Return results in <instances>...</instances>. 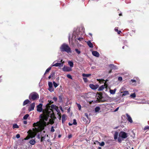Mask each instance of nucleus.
I'll return each mask as SVG.
<instances>
[{
    "label": "nucleus",
    "mask_w": 149,
    "mask_h": 149,
    "mask_svg": "<svg viewBox=\"0 0 149 149\" xmlns=\"http://www.w3.org/2000/svg\"><path fill=\"white\" fill-rule=\"evenodd\" d=\"M75 51L78 54H79L81 53V52L77 49H76Z\"/></svg>",
    "instance_id": "33"
},
{
    "label": "nucleus",
    "mask_w": 149,
    "mask_h": 149,
    "mask_svg": "<svg viewBox=\"0 0 149 149\" xmlns=\"http://www.w3.org/2000/svg\"><path fill=\"white\" fill-rule=\"evenodd\" d=\"M53 84L54 86L56 88L58 86V85L57 84H56L55 81H54L53 82Z\"/></svg>",
    "instance_id": "30"
},
{
    "label": "nucleus",
    "mask_w": 149,
    "mask_h": 149,
    "mask_svg": "<svg viewBox=\"0 0 149 149\" xmlns=\"http://www.w3.org/2000/svg\"><path fill=\"white\" fill-rule=\"evenodd\" d=\"M100 110V108L99 107H97L95 108V112H98Z\"/></svg>",
    "instance_id": "21"
},
{
    "label": "nucleus",
    "mask_w": 149,
    "mask_h": 149,
    "mask_svg": "<svg viewBox=\"0 0 149 149\" xmlns=\"http://www.w3.org/2000/svg\"><path fill=\"white\" fill-rule=\"evenodd\" d=\"M112 70L111 69V70H110L109 71V73H111V72Z\"/></svg>",
    "instance_id": "55"
},
{
    "label": "nucleus",
    "mask_w": 149,
    "mask_h": 149,
    "mask_svg": "<svg viewBox=\"0 0 149 149\" xmlns=\"http://www.w3.org/2000/svg\"><path fill=\"white\" fill-rule=\"evenodd\" d=\"M73 124L74 125H76L77 124V122H76V120L75 119L73 120Z\"/></svg>",
    "instance_id": "37"
},
{
    "label": "nucleus",
    "mask_w": 149,
    "mask_h": 149,
    "mask_svg": "<svg viewBox=\"0 0 149 149\" xmlns=\"http://www.w3.org/2000/svg\"><path fill=\"white\" fill-rule=\"evenodd\" d=\"M58 136L59 137H60L61 136V135H59Z\"/></svg>",
    "instance_id": "58"
},
{
    "label": "nucleus",
    "mask_w": 149,
    "mask_h": 149,
    "mask_svg": "<svg viewBox=\"0 0 149 149\" xmlns=\"http://www.w3.org/2000/svg\"><path fill=\"white\" fill-rule=\"evenodd\" d=\"M62 60H61V63H56L52 65V66H59L60 67H61L63 65V62H62Z\"/></svg>",
    "instance_id": "7"
},
{
    "label": "nucleus",
    "mask_w": 149,
    "mask_h": 149,
    "mask_svg": "<svg viewBox=\"0 0 149 149\" xmlns=\"http://www.w3.org/2000/svg\"><path fill=\"white\" fill-rule=\"evenodd\" d=\"M119 15L120 16H121V15H122V14L121 13H120L119 14Z\"/></svg>",
    "instance_id": "61"
},
{
    "label": "nucleus",
    "mask_w": 149,
    "mask_h": 149,
    "mask_svg": "<svg viewBox=\"0 0 149 149\" xmlns=\"http://www.w3.org/2000/svg\"><path fill=\"white\" fill-rule=\"evenodd\" d=\"M71 137V135H69V138H70V137Z\"/></svg>",
    "instance_id": "57"
},
{
    "label": "nucleus",
    "mask_w": 149,
    "mask_h": 149,
    "mask_svg": "<svg viewBox=\"0 0 149 149\" xmlns=\"http://www.w3.org/2000/svg\"><path fill=\"white\" fill-rule=\"evenodd\" d=\"M75 34V33L74 32L73 33V35H72V36H70V35L69 37V42H70V40H73L74 38H76V36H74V34Z\"/></svg>",
    "instance_id": "16"
},
{
    "label": "nucleus",
    "mask_w": 149,
    "mask_h": 149,
    "mask_svg": "<svg viewBox=\"0 0 149 149\" xmlns=\"http://www.w3.org/2000/svg\"><path fill=\"white\" fill-rule=\"evenodd\" d=\"M85 116H86V117L87 118H88V114L87 113H85Z\"/></svg>",
    "instance_id": "51"
},
{
    "label": "nucleus",
    "mask_w": 149,
    "mask_h": 149,
    "mask_svg": "<svg viewBox=\"0 0 149 149\" xmlns=\"http://www.w3.org/2000/svg\"><path fill=\"white\" fill-rule=\"evenodd\" d=\"M149 130V126H146L144 128V130Z\"/></svg>",
    "instance_id": "36"
},
{
    "label": "nucleus",
    "mask_w": 149,
    "mask_h": 149,
    "mask_svg": "<svg viewBox=\"0 0 149 149\" xmlns=\"http://www.w3.org/2000/svg\"><path fill=\"white\" fill-rule=\"evenodd\" d=\"M92 54L94 56L96 57H98L99 56L100 54L99 53L96 51H93L92 52Z\"/></svg>",
    "instance_id": "11"
},
{
    "label": "nucleus",
    "mask_w": 149,
    "mask_h": 149,
    "mask_svg": "<svg viewBox=\"0 0 149 149\" xmlns=\"http://www.w3.org/2000/svg\"><path fill=\"white\" fill-rule=\"evenodd\" d=\"M119 107H118L115 110L113 111L114 112H116V111H118L119 109Z\"/></svg>",
    "instance_id": "46"
},
{
    "label": "nucleus",
    "mask_w": 149,
    "mask_h": 149,
    "mask_svg": "<svg viewBox=\"0 0 149 149\" xmlns=\"http://www.w3.org/2000/svg\"><path fill=\"white\" fill-rule=\"evenodd\" d=\"M118 79L119 81H121L122 80V78L121 77H118Z\"/></svg>",
    "instance_id": "44"
},
{
    "label": "nucleus",
    "mask_w": 149,
    "mask_h": 149,
    "mask_svg": "<svg viewBox=\"0 0 149 149\" xmlns=\"http://www.w3.org/2000/svg\"><path fill=\"white\" fill-rule=\"evenodd\" d=\"M105 144L104 143V142H102L100 144V145L101 146H103Z\"/></svg>",
    "instance_id": "41"
},
{
    "label": "nucleus",
    "mask_w": 149,
    "mask_h": 149,
    "mask_svg": "<svg viewBox=\"0 0 149 149\" xmlns=\"http://www.w3.org/2000/svg\"><path fill=\"white\" fill-rule=\"evenodd\" d=\"M68 64L71 67L70 68H71L73 67V63L72 62L70 61H68Z\"/></svg>",
    "instance_id": "22"
},
{
    "label": "nucleus",
    "mask_w": 149,
    "mask_h": 149,
    "mask_svg": "<svg viewBox=\"0 0 149 149\" xmlns=\"http://www.w3.org/2000/svg\"><path fill=\"white\" fill-rule=\"evenodd\" d=\"M48 90L50 92H52L54 91V89L52 87H49L48 89Z\"/></svg>",
    "instance_id": "31"
},
{
    "label": "nucleus",
    "mask_w": 149,
    "mask_h": 149,
    "mask_svg": "<svg viewBox=\"0 0 149 149\" xmlns=\"http://www.w3.org/2000/svg\"><path fill=\"white\" fill-rule=\"evenodd\" d=\"M83 80H84V81L85 82H87L88 79H87V78H85V77H83Z\"/></svg>",
    "instance_id": "40"
},
{
    "label": "nucleus",
    "mask_w": 149,
    "mask_h": 149,
    "mask_svg": "<svg viewBox=\"0 0 149 149\" xmlns=\"http://www.w3.org/2000/svg\"><path fill=\"white\" fill-rule=\"evenodd\" d=\"M118 141L119 142H121V140L120 138V137L119 136V137L118 138Z\"/></svg>",
    "instance_id": "49"
},
{
    "label": "nucleus",
    "mask_w": 149,
    "mask_h": 149,
    "mask_svg": "<svg viewBox=\"0 0 149 149\" xmlns=\"http://www.w3.org/2000/svg\"><path fill=\"white\" fill-rule=\"evenodd\" d=\"M39 97V96L38 94L35 92H33L31 93L29 96V99L32 100H35L38 99Z\"/></svg>",
    "instance_id": "3"
},
{
    "label": "nucleus",
    "mask_w": 149,
    "mask_h": 149,
    "mask_svg": "<svg viewBox=\"0 0 149 149\" xmlns=\"http://www.w3.org/2000/svg\"><path fill=\"white\" fill-rule=\"evenodd\" d=\"M29 102H30V101L28 100H26L24 102L23 105L24 106L29 103Z\"/></svg>",
    "instance_id": "20"
},
{
    "label": "nucleus",
    "mask_w": 149,
    "mask_h": 149,
    "mask_svg": "<svg viewBox=\"0 0 149 149\" xmlns=\"http://www.w3.org/2000/svg\"><path fill=\"white\" fill-rule=\"evenodd\" d=\"M13 129L15 128H19V126L17 125V124H15L13 125Z\"/></svg>",
    "instance_id": "26"
},
{
    "label": "nucleus",
    "mask_w": 149,
    "mask_h": 149,
    "mask_svg": "<svg viewBox=\"0 0 149 149\" xmlns=\"http://www.w3.org/2000/svg\"><path fill=\"white\" fill-rule=\"evenodd\" d=\"M20 137V135L19 134H17L16 135V137L17 138V139H18Z\"/></svg>",
    "instance_id": "45"
},
{
    "label": "nucleus",
    "mask_w": 149,
    "mask_h": 149,
    "mask_svg": "<svg viewBox=\"0 0 149 149\" xmlns=\"http://www.w3.org/2000/svg\"><path fill=\"white\" fill-rule=\"evenodd\" d=\"M77 39L78 40H79L80 41H81L84 39L82 37L77 38Z\"/></svg>",
    "instance_id": "34"
},
{
    "label": "nucleus",
    "mask_w": 149,
    "mask_h": 149,
    "mask_svg": "<svg viewBox=\"0 0 149 149\" xmlns=\"http://www.w3.org/2000/svg\"><path fill=\"white\" fill-rule=\"evenodd\" d=\"M116 91V88H115L114 90L110 89L109 91L111 94H115Z\"/></svg>",
    "instance_id": "18"
},
{
    "label": "nucleus",
    "mask_w": 149,
    "mask_h": 149,
    "mask_svg": "<svg viewBox=\"0 0 149 149\" xmlns=\"http://www.w3.org/2000/svg\"><path fill=\"white\" fill-rule=\"evenodd\" d=\"M121 93H123L122 96H125L127 95H128L129 94V92L128 91H124L121 92Z\"/></svg>",
    "instance_id": "17"
},
{
    "label": "nucleus",
    "mask_w": 149,
    "mask_h": 149,
    "mask_svg": "<svg viewBox=\"0 0 149 149\" xmlns=\"http://www.w3.org/2000/svg\"><path fill=\"white\" fill-rule=\"evenodd\" d=\"M60 109L61 110H62V108L61 107L60 108Z\"/></svg>",
    "instance_id": "59"
},
{
    "label": "nucleus",
    "mask_w": 149,
    "mask_h": 149,
    "mask_svg": "<svg viewBox=\"0 0 149 149\" xmlns=\"http://www.w3.org/2000/svg\"><path fill=\"white\" fill-rule=\"evenodd\" d=\"M53 100L55 101H56L57 100V98L56 97H54Z\"/></svg>",
    "instance_id": "48"
},
{
    "label": "nucleus",
    "mask_w": 149,
    "mask_h": 149,
    "mask_svg": "<svg viewBox=\"0 0 149 149\" xmlns=\"http://www.w3.org/2000/svg\"><path fill=\"white\" fill-rule=\"evenodd\" d=\"M98 149H101V148H100V147H99L98 148Z\"/></svg>",
    "instance_id": "62"
},
{
    "label": "nucleus",
    "mask_w": 149,
    "mask_h": 149,
    "mask_svg": "<svg viewBox=\"0 0 149 149\" xmlns=\"http://www.w3.org/2000/svg\"><path fill=\"white\" fill-rule=\"evenodd\" d=\"M60 49L62 52H65L68 53L71 52L70 48L69 46L65 43L63 44L60 47Z\"/></svg>",
    "instance_id": "2"
},
{
    "label": "nucleus",
    "mask_w": 149,
    "mask_h": 149,
    "mask_svg": "<svg viewBox=\"0 0 149 149\" xmlns=\"http://www.w3.org/2000/svg\"><path fill=\"white\" fill-rule=\"evenodd\" d=\"M124 46H123L122 47V48L124 49Z\"/></svg>",
    "instance_id": "63"
},
{
    "label": "nucleus",
    "mask_w": 149,
    "mask_h": 149,
    "mask_svg": "<svg viewBox=\"0 0 149 149\" xmlns=\"http://www.w3.org/2000/svg\"><path fill=\"white\" fill-rule=\"evenodd\" d=\"M54 73H52L48 77V78L50 79L51 78V77H52L54 75Z\"/></svg>",
    "instance_id": "39"
},
{
    "label": "nucleus",
    "mask_w": 149,
    "mask_h": 149,
    "mask_svg": "<svg viewBox=\"0 0 149 149\" xmlns=\"http://www.w3.org/2000/svg\"><path fill=\"white\" fill-rule=\"evenodd\" d=\"M126 116L127 118V120L130 123H132L133 122V121L130 116L127 113L126 114Z\"/></svg>",
    "instance_id": "13"
},
{
    "label": "nucleus",
    "mask_w": 149,
    "mask_h": 149,
    "mask_svg": "<svg viewBox=\"0 0 149 149\" xmlns=\"http://www.w3.org/2000/svg\"><path fill=\"white\" fill-rule=\"evenodd\" d=\"M38 139H40V135L39 134H38L37 136Z\"/></svg>",
    "instance_id": "52"
},
{
    "label": "nucleus",
    "mask_w": 149,
    "mask_h": 149,
    "mask_svg": "<svg viewBox=\"0 0 149 149\" xmlns=\"http://www.w3.org/2000/svg\"><path fill=\"white\" fill-rule=\"evenodd\" d=\"M66 115L63 114L62 116V122L63 123L66 120Z\"/></svg>",
    "instance_id": "19"
},
{
    "label": "nucleus",
    "mask_w": 149,
    "mask_h": 149,
    "mask_svg": "<svg viewBox=\"0 0 149 149\" xmlns=\"http://www.w3.org/2000/svg\"><path fill=\"white\" fill-rule=\"evenodd\" d=\"M29 116V115L28 114H26L23 117V119L24 120H26V119Z\"/></svg>",
    "instance_id": "29"
},
{
    "label": "nucleus",
    "mask_w": 149,
    "mask_h": 149,
    "mask_svg": "<svg viewBox=\"0 0 149 149\" xmlns=\"http://www.w3.org/2000/svg\"><path fill=\"white\" fill-rule=\"evenodd\" d=\"M50 102L51 103H52L53 102H51V101L50 102Z\"/></svg>",
    "instance_id": "64"
},
{
    "label": "nucleus",
    "mask_w": 149,
    "mask_h": 149,
    "mask_svg": "<svg viewBox=\"0 0 149 149\" xmlns=\"http://www.w3.org/2000/svg\"><path fill=\"white\" fill-rule=\"evenodd\" d=\"M91 75V74H83L82 76L83 77H88L89 76Z\"/></svg>",
    "instance_id": "25"
},
{
    "label": "nucleus",
    "mask_w": 149,
    "mask_h": 149,
    "mask_svg": "<svg viewBox=\"0 0 149 149\" xmlns=\"http://www.w3.org/2000/svg\"><path fill=\"white\" fill-rule=\"evenodd\" d=\"M67 76L68 78H69V79H72L71 76L70 74H67Z\"/></svg>",
    "instance_id": "38"
},
{
    "label": "nucleus",
    "mask_w": 149,
    "mask_h": 149,
    "mask_svg": "<svg viewBox=\"0 0 149 149\" xmlns=\"http://www.w3.org/2000/svg\"><path fill=\"white\" fill-rule=\"evenodd\" d=\"M48 84L49 87H52V84L51 82H49L48 83Z\"/></svg>",
    "instance_id": "32"
},
{
    "label": "nucleus",
    "mask_w": 149,
    "mask_h": 149,
    "mask_svg": "<svg viewBox=\"0 0 149 149\" xmlns=\"http://www.w3.org/2000/svg\"><path fill=\"white\" fill-rule=\"evenodd\" d=\"M48 135H45L44 136L41 137V141L43 142L44 141H45V139L47 137H48Z\"/></svg>",
    "instance_id": "15"
},
{
    "label": "nucleus",
    "mask_w": 149,
    "mask_h": 149,
    "mask_svg": "<svg viewBox=\"0 0 149 149\" xmlns=\"http://www.w3.org/2000/svg\"><path fill=\"white\" fill-rule=\"evenodd\" d=\"M73 124V123H68V125H69V126H71V125H72Z\"/></svg>",
    "instance_id": "54"
},
{
    "label": "nucleus",
    "mask_w": 149,
    "mask_h": 149,
    "mask_svg": "<svg viewBox=\"0 0 149 149\" xmlns=\"http://www.w3.org/2000/svg\"><path fill=\"white\" fill-rule=\"evenodd\" d=\"M121 32V31H117V33H118V34H120Z\"/></svg>",
    "instance_id": "53"
},
{
    "label": "nucleus",
    "mask_w": 149,
    "mask_h": 149,
    "mask_svg": "<svg viewBox=\"0 0 149 149\" xmlns=\"http://www.w3.org/2000/svg\"><path fill=\"white\" fill-rule=\"evenodd\" d=\"M29 143L32 145H34L35 143V141L33 139H31Z\"/></svg>",
    "instance_id": "24"
},
{
    "label": "nucleus",
    "mask_w": 149,
    "mask_h": 149,
    "mask_svg": "<svg viewBox=\"0 0 149 149\" xmlns=\"http://www.w3.org/2000/svg\"><path fill=\"white\" fill-rule=\"evenodd\" d=\"M114 29L117 32L118 31V28L117 27H115Z\"/></svg>",
    "instance_id": "47"
},
{
    "label": "nucleus",
    "mask_w": 149,
    "mask_h": 149,
    "mask_svg": "<svg viewBox=\"0 0 149 149\" xmlns=\"http://www.w3.org/2000/svg\"><path fill=\"white\" fill-rule=\"evenodd\" d=\"M51 67H49L46 70L45 72V73L44 74V75L47 73L49 72V71L51 69Z\"/></svg>",
    "instance_id": "28"
},
{
    "label": "nucleus",
    "mask_w": 149,
    "mask_h": 149,
    "mask_svg": "<svg viewBox=\"0 0 149 149\" xmlns=\"http://www.w3.org/2000/svg\"><path fill=\"white\" fill-rule=\"evenodd\" d=\"M86 43L89 47L90 48L93 47V44L90 41H87Z\"/></svg>",
    "instance_id": "14"
},
{
    "label": "nucleus",
    "mask_w": 149,
    "mask_h": 149,
    "mask_svg": "<svg viewBox=\"0 0 149 149\" xmlns=\"http://www.w3.org/2000/svg\"><path fill=\"white\" fill-rule=\"evenodd\" d=\"M35 106V103L33 102L30 104L28 110L30 111L34 110Z\"/></svg>",
    "instance_id": "9"
},
{
    "label": "nucleus",
    "mask_w": 149,
    "mask_h": 149,
    "mask_svg": "<svg viewBox=\"0 0 149 149\" xmlns=\"http://www.w3.org/2000/svg\"><path fill=\"white\" fill-rule=\"evenodd\" d=\"M109 67L111 70H116L118 69L117 67L113 64H110L109 65Z\"/></svg>",
    "instance_id": "12"
},
{
    "label": "nucleus",
    "mask_w": 149,
    "mask_h": 149,
    "mask_svg": "<svg viewBox=\"0 0 149 149\" xmlns=\"http://www.w3.org/2000/svg\"><path fill=\"white\" fill-rule=\"evenodd\" d=\"M47 141L48 142H49L50 141V140L49 139H48L47 140Z\"/></svg>",
    "instance_id": "56"
},
{
    "label": "nucleus",
    "mask_w": 149,
    "mask_h": 149,
    "mask_svg": "<svg viewBox=\"0 0 149 149\" xmlns=\"http://www.w3.org/2000/svg\"><path fill=\"white\" fill-rule=\"evenodd\" d=\"M77 107H78L79 110H80L81 109V105L79 104L78 103H77Z\"/></svg>",
    "instance_id": "35"
},
{
    "label": "nucleus",
    "mask_w": 149,
    "mask_h": 149,
    "mask_svg": "<svg viewBox=\"0 0 149 149\" xmlns=\"http://www.w3.org/2000/svg\"><path fill=\"white\" fill-rule=\"evenodd\" d=\"M54 131H55V130H54V129L53 127H52L51 128V131L52 132H53Z\"/></svg>",
    "instance_id": "43"
},
{
    "label": "nucleus",
    "mask_w": 149,
    "mask_h": 149,
    "mask_svg": "<svg viewBox=\"0 0 149 149\" xmlns=\"http://www.w3.org/2000/svg\"><path fill=\"white\" fill-rule=\"evenodd\" d=\"M49 116V114L48 113L41 114L40 116V121L33 124L34 128H33V129L35 132V135H36L37 132L44 129L47 124L45 121H47Z\"/></svg>",
    "instance_id": "1"
},
{
    "label": "nucleus",
    "mask_w": 149,
    "mask_h": 149,
    "mask_svg": "<svg viewBox=\"0 0 149 149\" xmlns=\"http://www.w3.org/2000/svg\"><path fill=\"white\" fill-rule=\"evenodd\" d=\"M118 135V132H116L114 134V138L115 139H117Z\"/></svg>",
    "instance_id": "23"
},
{
    "label": "nucleus",
    "mask_w": 149,
    "mask_h": 149,
    "mask_svg": "<svg viewBox=\"0 0 149 149\" xmlns=\"http://www.w3.org/2000/svg\"><path fill=\"white\" fill-rule=\"evenodd\" d=\"M132 83H135L136 82V80L134 79H132L131 80V81Z\"/></svg>",
    "instance_id": "42"
},
{
    "label": "nucleus",
    "mask_w": 149,
    "mask_h": 149,
    "mask_svg": "<svg viewBox=\"0 0 149 149\" xmlns=\"http://www.w3.org/2000/svg\"><path fill=\"white\" fill-rule=\"evenodd\" d=\"M42 104H40L37 107V111L39 112H41L42 110Z\"/></svg>",
    "instance_id": "6"
},
{
    "label": "nucleus",
    "mask_w": 149,
    "mask_h": 149,
    "mask_svg": "<svg viewBox=\"0 0 149 149\" xmlns=\"http://www.w3.org/2000/svg\"><path fill=\"white\" fill-rule=\"evenodd\" d=\"M104 81L103 79H99V82L100 83H101V82H104ZM103 83H104V85H102L101 86H100L98 89V91H102L105 88H107V86L106 85H105V84L106 83V81H105L104 82H103Z\"/></svg>",
    "instance_id": "4"
},
{
    "label": "nucleus",
    "mask_w": 149,
    "mask_h": 149,
    "mask_svg": "<svg viewBox=\"0 0 149 149\" xmlns=\"http://www.w3.org/2000/svg\"><path fill=\"white\" fill-rule=\"evenodd\" d=\"M89 86L92 89L95 90L98 88L99 86L98 84L94 85L93 84H90Z\"/></svg>",
    "instance_id": "8"
},
{
    "label": "nucleus",
    "mask_w": 149,
    "mask_h": 149,
    "mask_svg": "<svg viewBox=\"0 0 149 149\" xmlns=\"http://www.w3.org/2000/svg\"><path fill=\"white\" fill-rule=\"evenodd\" d=\"M23 123L24 124H25V125L26 124H27V121H25V120L24 121H23Z\"/></svg>",
    "instance_id": "50"
},
{
    "label": "nucleus",
    "mask_w": 149,
    "mask_h": 149,
    "mask_svg": "<svg viewBox=\"0 0 149 149\" xmlns=\"http://www.w3.org/2000/svg\"><path fill=\"white\" fill-rule=\"evenodd\" d=\"M53 123H54V121H52V123H51V124H53Z\"/></svg>",
    "instance_id": "60"
},
{
    "label": "nucleus",
    "mask_w": 149,
    "mask_h": 149,
    "mask_svg": "<svg viewBox=\"0 0 149 149\" xmlns=\"http://www.w3.org/2000/svg\"><path fill=\"white\" fill-rule=\"evenodd\" d=\"M130 96L131 97H132V98H134L135 97H136V94H135V93H132V94H131L130 95Z\"/></svg>",
    "instance_id": "27"
},
{
    "label": "nucleus",
    "mask_w": 149,
    "mask_h": 149,
    "mask_svg": "<svg viewBox=\"0 0 149 149\" xmlns=\"http://www.w3.org/2000/svg\"><path fill=\"white\" fill-rule=\"evenodd\" d=\"M119 136L121 137L123 139H125L127 138V134L124 132H121L119 134Z\"/></svg>",
    "instance_id": "5"
},
{
    "label": "nucleus",
    "mask_w": 149,
    "mask_h": 149,
    "mask_svg": "<svg viewBox=\"0 0 149 149\" xmlns=\"http://www.w3.org/2000/svg\"><path fill=\"white\" fill-rule=\"evenodd\" d=\"M63 70L64 71L69 72L72 70V68L69 67L64 66L63 68Z\"/></svg>",
    "instance_id": "10"
}]
</instances>
